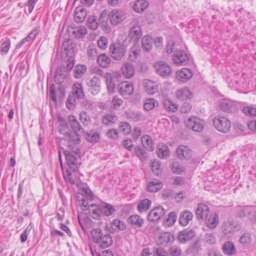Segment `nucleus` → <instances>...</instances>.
<instances>
[{
  "mask_svg": "<svg viewBox=\"0 0 256 256\" xmlns=\"http://www.w3.org/2000/svg\"><path fill=\"white\" fill-rule=\"evenodd\" d=\"M214 127L218 131L222 133H227L231 128V122L226 117L221 116H216L213 120Z\"/></svg>",
  "mask_w": 256,
  "mask_h": 256,
  "instance_id": "obj_1",
  "label": "nucleus"
},
{
  "mask_svg": "<svg viewBox=\"0 0 256 256\" xmlns=\"http://www.w3.org/2000/svg\"><path fill=\"white\" fill-rule=\"evenodd\" d=\"M110 52L112 58L120 60L125 55L126 48L124 45L119 42H114L110 45Z\"/></svg>",
  "mask_w": 256,
  "mask_h": 256,
  "instance_id": "obj_2",
  "label": "nucleus"
},
{
  "mask_svg": "<svg viewBox=\"0 0 256 256\" xmlns=\"http://www.w3.org/2000/svg\"><path fill=\"white\" fill-rule=\"evenodd\" d=\"M86 84L88 92L92 95L98 94L101 90V82L97 76H94L92 78H87Z\"/></svg>",
  "mask_w": 256,
  "mask_h": 256,
  "instance_id": "obj_3",
  "label": "nucleus"
},
{
  "mask_svg": "<svg viewBox=\"0 0 256 256\" xmlns=\"http://www.w3.org/2000/svg\"><path fill=\"white\" fill-rule=\"evenodd\" d=\"M62 128L60 130V132L62 134H65L66 136L69 137V144L68 148V150H67L70 151L71 154H79L80 152V150L78 146L75 144H70V140H76V138L72 139L71 134L68 132V127L67 126L66 122L65 120H64L62 122Z\"/></svg>",
  "mask_w": 256,
  "mask_h": 256,
  "instance_id": "obj_4",
  "label": "nucleus"
},
{
  "mask_svg": "<svg viewBox=\"0 0 256 256\" xmlns=\"http://www.w3.org/2000/svg\"><path fill=\"white\" fill-rule=\"evenodd\" d=\"M186 126L194 132H200L204 128V122L196 116H191L186 122Z\"/></svg>",
  "mask_w": 256,
  "mask_h": 256,
  "instance_id": "obj_5",
  "label": "nucleus"
},
{
  "mask_svg": "<svg viewBox=\"0 0 256 256\" xmlns=\"http://www.w3.org/2000/svg\"><path fill=\"white\" fill-rule=\"evenodd\" d=\"M128 36L130 40L137 42L142 36V30L138 22L134 20L131 22Z\"/></svg>",
  "mask_w": 256,
  "mask_h": 256,
  "instance_id": "obj_6",
  "label": "nucleus"
},
{
  "mask_svg": "<svg viewBox=\"0 0 256 256\" xmlns=\"http://www.w3.org/2000/svg\"><path fill=\"white\" fill-rule=\"evenodd\" d=\"M218 108L226 112H232L238 110V108L236 102L231 100L224 98L218 100Z\"/></svg>",
  "mask_w": 256,
  "mask_h": 256,
  "instance_id": "obj_7",
  "label": "nucleus"
},
{
  "mask_svg": "<svg viewBox=\"0 0 256 256\" xmlns=\"http://www.w3.org/2000/svg\"><path fill=\"white\" fill-rule=\"evenodd\" d=\"M126 17V13L121 10H114L109 14L110 22L113 25L121 23Z\"/></svg>",
  "mask_w": 256,
  "mask_h": 256,
  "instance_id": "obj_8",
  "label": "nucleus"
},
{
  "mask_svg": "<svg viewBox=\"0 0 256 256\" xmlns=\"http://www.w3.org/2000/svg\"><path fill=\"white\" fill-rule=\"evenodd\" d=\"M156 72L162 77L169 76L172 72V70L170 66L162 61L156 62L154 64Z\"/></svg>",
  "mask_w": 256,
  "mask_h": 256,
  "instance_id": "obj_9",
  "label": "nucleus"
},
{
  "mask_svg": "<svg viewBox=\"0 0 256 256\" xmlns=\"http://www.w3.org/2000/svg\"><path fill=\"white\" fill-rule=\"evenodd\" d=\"M119 93L123 96L131 95L134 90V86L126 82H122L118 86Z\"/></svg>",
  "mask_w": 256,
  "mask_h": 256,
  "instance_id": "obj_10",
  "label": "nucleus"
},
{
  "mask_svg": "<svg viewBox=\"0 0 256 256\" xmlns=\"http://www.w3.org/2000/svg\"><path fill=\"white\" fill-rule=\"evenodd\" d=\"M165 214V210L162 206H157L150 210L148 216V220L156 222L160 218Z\"/></svg>",
  "mask_w": 256,
  "mask_h": 256,
  "instance_id": "obj_11",
  "label": "nucleus"
},
{
  "mask_svg": "<svg viewBox=\"0 0 256 256\" xmlns=\"http://www.w3.org/2000/svg\"><path fill=\"white\" fill-rule=\"evenodd\" d=\"M236 228L234 221L228 219L224 221L221 226V230L224 235L227 236L233 233Z\"/></svg>",
  "mask_w": 256,
  "mask_h": 256,
  "instance_id": "obj_12",
  "label": "nucleus"
},
{
  "mask_svg": "<svg viewBox=\"0 0 256 256\" xmlns=\"http://www.w3.org/2000/svg\"><path fill=\"white\" fill-rule=\"evenodd\" d=\"M142 84L146 92L150 95H152L158 92V84L155 82L149 79H144Z\"/></svg>",
  "mask_w": 256,
  "mask_h": 256,
  "instance_id": "obj_13",
  "label": "nucleus"
},
{
  "mask_svg": "<svg viewBox=\"0 0 256 256\" xmlns=\"http://www.w3.org/2000/svg\"><path fill=\"white\" fill-rule=\"evenodd\" d=\"M176 95V98L180 100L191 99L194 96L193 92L186 86L178 90Z\"/></svg>",
  "mask_w": 256,
  "mask_h": 256,
  "instance_id": "obj_14",
  "label": "nucleus"
},
{
  "mask_svg": "<svg viewBox=\"0 0 256 256\" xmlns=\"http://www.w3.org/2000/svg\"><path fill=\"white\" fill-rule=\"evenodd\" d=\"M177 156L180 159L189 160L192 157V150L187 146L184 145L179 146L176 150Z\"/></svg>",
  "mask_w": 256,
  "mask_h": 256,
  "instance_id": "obj_15",
  "label": "nucleus"
},
{
  "mask_svg": "<svg viewBox=\"0 0 256 256\" xmlns=\"http://www.w3.org/2000/svg\"><path fill=\"white\" fill-rule=\"evenodd\" d=\"M188 57L184 50H178L173 55L172 60L176 64L182 65L188 61Z\"/></svg>",
  "mask_w": 256,
  "mask_h": 256,
  "instance_id": "obj_16",
  "label": "nucleus"
},
{
  "mask_svg": "<svg viewBox=\"0 0 256 256\" xmlns=\"http://www.w3.org/2000/svg\"><path fill=\"white\" fill-rule=\"evenodd\" d=\"M193 76L192 71L188 68H183L176 72V78L182 82H185L191 79Z\"/></svg>",
  "mask_w": 256,
  "mask_h": 256,
  "instance_id": "obj_17",
  "label": "nucleus"
},
{
  "mask_svg": "<svg viewBox=\"0 0 256 256\" xmlns=\"http://www.w3.org/2000/svg\"><path fill=\"white\" fill-rule=\"evenodd\" d=\"M210 214L209 208L206 204L203 203L198 204L196 210V214L198 219L204 220Z\"/></svg>",
  "mask_w": 256,
  "mask_h": 256,
  "instance_id": "obj_18",
  "label": "nucleus"
},
{
  "mask_svg": "<svg viewBox=\"0 0 256 256\" xmlns=\"http://www.w3.org/2000/svg\"><path fill=\"white\" fill-rule=\"evenodd\" d=\"M64 154L67 165L69 166L70 170L75 171L78 167V162L76 158L68 150H65Z\"/></svg>",
  "mask_w": 256,
  "mask_h": 256,
  "instance_id": "obj_19",
  "label": "nucleus"
},
{
  "mask_svg": "<svg viewBox=\"0 0 256 256\" xmlns=\"http://www.w3.org/2000/svg\"><path fill=\"white\" fill-rule=\"evenodd\" d=\"M125 228L126 225L124 223L117 219L112 220L110 226H106V229L111 233H114L115 232L119 230H122Z\"/></svg>",
  "mask_w": 256,
  "mask_h": 256,
  "instance_id": "obj_20",
  "label": "nucleus"
},
{
  "mask_svg": "<svg viewBox=\"0 0 256 256\" xmlns=\"http://www.w3.org/2000/svg\"><path fill=\"white\" fill-rule=\"evenodd\" d=\"M120 70L123 76L126 78H130L134 74V69L133 65L130 62H124L122 64Z\"/></svg>",
  "mask_w": 256,
  "mask_h": 256,
  "instance_id": "obj_21",
  "label": "nucleus"
},
{
  "mask_svg": "<svg viewBox=\"0 0 256 256\" xmlns=\"http://www.w3.org/2000/svg\"><path fill=\"white\" fill-rule=\"evenodd\" d=\"M222 250L224 254L228 256H232L236 253V248L234 244L230 241L224 242Z\"/></svg>",
  "mask_w": 256,
  "mask_h": 256,
  "instance_id": "obj_22",
  "label": "nucleus"
},
{
  "mask_svg": "<svg viewBox=\"0 0 256 256\" xmlns=\"http://www.w3.org/2000/svg\"><path fill=\"white\" fill-rule=\"evenodd\" d=\"M204 221L208 227L214 229L219 222V216L217 214H210Z\"/></svg>",
  "mask_w": 256,
  "mask_h": 256,
  "instance_id": "obj_23",
  "label": "nucleus"
},
{
  "mask_svg": "<svg viewBox=\"0 0 256 256\" xmlns=\"http://www.w3.org/2000/svg\"><path fill=\"white\" fill-rule=\"evenodd\" d=\"M195 236L192 230H185L180 232L178 234V239L180 242H185L192 239Z\"/></svg>",
  "mask_w": 256,
  "mask_h": 256,
  "instance_id": "obj_24",
  "label": "nucleus"
},
{
  "mask_svg": "<svg viewBox=\"0 0 256 256\" xmlns=\"http://www.w3.org/2000/svg\"><path fill=\"white\" fill-rule=\"evenodd\" d=\"M69 32L72 34L76 38H82L87 34V29L85 26H81L71 28L69 30Z\"/></svg>",
  "mask_w": 256,
  "mask_h": 256,
  "instance_id": "obj_25",
  "label": "nucleus"
},
{
  "mask_svg": "<svg viewBox=\"0 0 256 256\" xmlns=\"http://www.w3.org/2000/svg\"><path fill=\"white\" fill-rule=\"evenodd\" d=\"M101 203L98 204H89L88 210L91 216L94 219H98L102 214Z\"/></svg>",
  "mask_w": 256,
  "mask_h": 256,
  "instance_id": "obj_26",
  "label": "nucleus"
},
{
  "mask_svg": "<svg viewBox=\"0 0 256 256\" xmlns=\"http://www.w3.org/2000/svg\"><path fill=\"white\" fill-rule=\"evenodd\" d=\"M68 120L70 122L71 128L74 130V134H70L71 135H74L78 140L79 138H78L76 132L80 131L81 130V126L76 118L74 116H69L68 117ZM72 136H71V137Z\"/></svg>",
  "mask_w": 256,
  "mask_h": 256,
  "instance_id": "obj_27",
  "label": "nucleus"
},
{
  "mask_svg": "<svg viewBox=\"0 0 256 256\" xmlns=\"http://www.w3.org/2000/svg\"><path fill=\"white\" fill-rule=\"evenodd\" d=\"M192 218L193 214L190 212L188 210H184L180 214L179 222L181 225L186 226L192 220Z\"/></svg>",
  "mask_w": 256,
  "mask_h": 256,
  "instance_id": "obj_28",
  "label": "nucleus"
},
{
  "mask_svg": "<svg viewBox=\"0 0 256 256\" xmlns=\"http://www.w3.org/2000/svg\"><path fill=\"white\" fill-rule=\"evenodd\" d=\"M66 72L65 68L63 67L58 68L55 73L54 78L56 82L60 84L63 83L66 78Z\"/></svg>",
  "mask_w": 256,
  "mask_h": 256,
  "instance_id": "obj_29",
  "label": "nucleus"
},
{
  "mask_svg": "<svg viewBox=\"0 0 256 256\" xmlns=\"http://www.w3.org/2000/svg\"><path fill=\"white\" fill-rule=\"evenodd\" d=\"M100 208L102 214L106 216H112L116 211L112 205L106 202H102Z\"/></svg>",
  "mask_w": 256,
  "mask_h": 256,
  "instance_id": "obj_30",
  "label": "nucleus"
},
{
  "mask_svg": "<svg viewBox=\"0 0 256 256\" xmlns=\"http://www.w3.org/2000/svg\"><path fill=\"white\" fill-rule=\"evenodd\" d=\"M98 64L102 68H108L110 62V58L106 54H102L99 55L97 58Z\"/></svg>",
  "mask_w": 256,
  "mask_h": 256,
  "instance_id": "obj_31",
  "label": "nucleus"
},
{
  "mask_svg": "<svg viewBox=\"0 0 256 256\" xmlns=\"http://www.w3.org/2000/svg\"><path fill=\"white\" fill-rule=\"evenodd\" d=\"M148 6V3L146 0H138L134 2L133 9L136 12L140 13L144 11Z\"/></svg>",
  "mask_w": 256,
  "mask_h": 256,
  "instance_id": "obj_32",
  "label": "nucleus"
},
{
  "mask_svg": "<svg viewBox=\"0 0 256 256\" xmlns=\"http://www.w3.org/2000/svg\"><path fill=\"white\" fill-rule=\"evenodd\" d=\"M142 144L144 148L149 151L154 150V145L151 138L148 135L143 136L141 138Z\"/></svg>",
  "mask_w": 256,
  "mask_h": 256,
  "instance_id": "obj_33",
  "label": "nucleus"
},
{
  "mask_svg": "<svg viewBox=\"0 0 256 256\" xmlns=\"http://www.w3.org/2000/svg\"><path fill=\"white\" fill-rule=\"evenodd\" d=\"M86 16V12L82 7H78L76 8L74 12V19L77 22H82L84 20Z\"/></svg>",
  "mask_w": 256,
  "mask_h": 256,
  "instance_id": "obj_34",
  "label": "nucleus"
},
{
  "mask_svg": "<svg viewBox=\"0 0 256 256\" xmlns=\"http://www.w3.org/2000/svg\"><path fill=\"white\" fill-rule=\"evenodd\" d=\"M162 183L158 180L150 182L148 186V190L150 192H156L162 188Z\"/></svg>",
  "mask_w": 256,
  "mask_h": 256,
  "instance_id": "obj_35",
  "label": "nucleus"
},
{
  "mask_svg": "<svg viewBox=\"0 0 256 256\" xmlns=\"http://www.w3.org/2000/svg\"><path fill=\"white\" fill-rule=\"evenodd\" d=\"M70 95H74L76 98H82L84 97V93L82 85L80 84H74L73 86V92Z\"/></svg>",
  "mask_w": 256,
  "mask_h": 256,
  "instance_id": "obj_36",
  "label": "nucleus"
},
{
  "mask_svg": "<svg viewBox=\"0 0 256 256\" xmlns=\"http://www.w3.org/2000/svg\"><path fill=\"white\" fill-rule=\"evenodd\" d=\"M142 46L144 51L149 52L152 46V39L148 36H145L142 39Z\"/></svg>",
  "mask_w": 256,
  "mask_h": 256,
  "instance_id": "obj_37",
  "label": "nucleus"
},
{
  "mask_svg": "<svg viewBox=\"0 0 256 256\" xmlns=\"http://www.w3.org/2000/svg\"><path fill=\"white\" fill-rule=\"evenodd\" d=\"M201 250V245L200 240H198L192 244L186 249L188 254H196Z\"/></svg>",
  "mask_w": 256,
  "mask_h": 256,
  "instance_id": "obj_38",
  "label": "nucleus"
},
{
  "mask_svg": "<svg viewBox=\"0 0 256 256\" xmlns=\"http://www.w3.org/2000/svg\"><path fill=\"white\" fill-rule=\"evenodd\" d=\"M174 236L170 232L162 233L159 238L158 242L161 244H166L168 243L173 241Z\"/></svg>",
  "mask_w": 256,
  "mask_h": 256,
  "instance_id": "obj_39",
  "label": "nucleus"
},
{
  "mask_svg": "<svg viewBox=\"0 0 256 256\" xmlns=\"http://www.w3.org/2000/svg\"><path fill=\"white\" fill-rule=\"evenodd\" d=\"M158 102L154 98H149L146 99L144 103V108L146 111H150L157 107Z\"/></svg>",
  "mask_w": 256,
  "mask_h": 256,
  "instance_id": "obj_40",
  "label": "nucleus"
},
{
  "mask_svg": "<svg viewBox=\"0 0 256 256\" xmlns=\"http://www.w3.org/2000/svg\"><path fill=\"white\" fill-rule=\"evenodd\" d=\"M87 56L90 60H94L98 56V52L94 44H90L87 48Z\"/></svg>",
  "mask_w": 256,
  "mask_h": 256,
  "instance_id": "obj_41",
  "label": "nucleus"
},
{
  "mask_svg": "<svg viewBox=\"0 0 256 256\" xmlns=\"http://www.w3.org/2000/svg\"><path fill=\"white\" fill-rule=\"evenodd\" d=\"M158 156L160 158H166L169 156V150L166 145L162 144L158 146Z\"/></svg>",
  "mask_w": 256,
  "mask_h": 256,
  "instance_id": "obj_42",
  "label": "nucleus"
},
{
  "mask_svg": "<svg viewBox=\"0 0 256 256\" xmlns=\"http://www.w3.org/2000/svg\"><path fill=\"white\" fill-rule=\"evenodd\" d=\"M112 242V236L110 234H105L101 238L100 242L98 243L100 244V246L102 248H106L110 246Z\"/></svg>",
  "mask_w": 256,
  "mask_h": 256,
  "instance_id": "obj_43",
  "label": "nucleus"
},
{
  "mask_svg": "<svg viewBox=\"0 0 256 256\" xmlns=\"http://www.w3.org/2000/svg\"><path fill=\"white\" fill-rule=\"evenodd\" d=\"M86 66L84 64H78L74 69V76L76 78H81L86 72Z\"/></svg>",
  "mask_w": 256,
  "mask_h": 256,
  "instance_id": "obj_44",
  "label": "nucleus"
},
{
  "mask_svg": "<svg viewBox=\"0 0 256 256\" xmlns=\"http://www.w3.org/2000/svg\"><path fill=\"white\" fill-rule=\"evenodd\" d=\"M252 241V235L250 232H245L241 235L238 240L242 246H246L250 245Z\"/></svg>",
  "mask_w": 256,
  "mask_h": 256,
  "instance_id": "obj_45",
  "label": "nucleus"
},
{
  "mask_svg": "<svg viewBox=\"0 0 256 256\" xmlns=\"http://www.w3.org/2000/svg\"><path fill=\"white\" fill-rule=\"evenodd\" d=\"M128 220L132 225L137 228H140L144 224V220L138 215H132L129 217Z\"/></svg>",
  "mask_w": 256,
  "mask_h": 256,
  "instance_id": "obj_46",
  "label": "nucleus"
},
{
  "mask_svg": "<svg viewBox=\"0 0 256 256\" xmlns=\"http://www.w3.org/2000/svg\"><path fill=\"white\" fill-rule=\"evenodd\" d=\"M152 202L148 198H145L141 200L137 207L138 210L140 212H146L150 208Z\"/></svg>",
  "mask_w": 256,
  "mask_h": 256,
  "instance_id": "obj_47",
  "label": "nucleus"
},
{
  "mask_svg": "<svg viewBox=\"0 0 256 256\" xmlns=\"http://www.w3.org/2000/svg\"><path fill=\"white\" fill-rule=\"evenodd\" d=\"M117 120V117L115 114H106L102 117V122L106 125H110L114 123Z\"/></svg>",
  "mask_w": 256,
  "mask_h": 256,
  "instance_id": "obj_48",
  "label": "nucleus"
},
{
  "mask_svg": "<svg viewBox=\"0 0 256 256\" xmlns=\"http://www.w3.org/2000/svg\"><path fill=\"white\" fill-rule=\"evenodd\" d=\"M10 47V40L9 38H5L2 40L1 44V54H6Z\"/></svg>",
  "mask_w": 256,
  "mask_h": 256,
  "instance_id": "obj_49",
  "label": "nucleus"
},
{
  "mask_svg": "<svg viewBox=\"0 0 256 256\" xmlns=\"http://www.w3.org/2000/svg\"><path fill=\"white\" fill-rule=\"evenodd\" d=\"M163 105L165 109L168 111L174 112L178 109L177 105L173 103L169 99H165L163 102Z\"/></svg>",
  "mask_w": 256,
  "mask_h": 256,
  "instance_id": "obj_50",
  "label": "nucleus"
},
{
  "mask_svg": "<svg viewBox=\"0 0 256 256\" xmlns=\"http://www.w3.org/2000/svg\"><path fill=\"white\" fill-rule=\"evenodd\" d=\"M151 168L153 173L156 176H158L160 174L162 173L160 164V162L157 160H154L152 162Z\"/></svg>",
  "mask_w": 256,
  "mask_h": 256,
  "instance_id": "obj_51",
  "label": "nucleus"
},
{
  "mask_svg": "<svg viewBox=\"0 0 256 256\" xmlns=\"http://www.w3.org/2000/svg\"><path fill=\"white\" fill-rule=\"evenodd\" d=\"M128 118L135 122L144 120L145 119L143 114L140 112H131L128 114Z\"/></svg>",
  "mask_w": 256,
  "mask_h": 256,
  "instance_id": "obj_52",
  "label": "nucleus"
},
{
  "mask_svg": "<svg viewBox=\"0 0 256 256\" xmlns=\"http://www.w3.org/2000/svg\"><path fill=\"white\" fill-rule=\"evenodd\" d=\"M236 213L238 216L242 218L246 216V214L248 216L251 213V211L250 208L248 206H238L236 210Z\"/></svg>",
  "mask_w": 256,
  "mask_h": 256,
  "instance_id": "obj_53",
  "label": "nucleus"
},
{
  "mask_svg": "<svg viewBox=\"0 0 256 256\" xmlns=\"http://www.w3.org/2000/svg\"><path fill=\"white\" fill-rule=\"evenodd\" d=\"M80 120L84 126H88L91 122L90 116L86 112H82L80 114Z\"/></svg>",
  "mask_w": 256,
  "mask_h": 256,
  "instance_id": "obj_54",
  "label": "nucleus"
},
{
  "mask_svg": "<svg viewBox=\"0 0 256 256\" xmlns=\"http://www.w3.org/2000/svg\"><path fill=\"white\" fill-rule=\"evenodd\" d=\"M87 26L92 30H96L98 26V24L96 21V18L94 16H90L88 17Z\"/></svg>",
  "mask_w": 256,
  "mask_h": 256,
  "instance_id": "obj_55",
  "label": "nucleus"
},
{
  "mask_svg": "<svg viewBox=\"0 0 256 256\" xmlns=\"http://www.w3.org/2000/svg\"><path fill=\"white\" fill-rule=\"evenodd\" d=\"M64 176L66 182L72 184H75L77 182L76 178L70 172L69 170H67L66 172L64 173Z\"/></svg>",
  "mask_w": 256,
  "mask_h": 256,
  "instance_id": "obj_56",
  "label": "nucleus"
},
{
  "mask_svg": "<svg viewBox=\"0 0 256 256\" xmlns=\"http://www.w3.org/2000/svg\"><path fill=\"white\" fill-rule=\"evenodd\" d=\"M119 130L124 134H128L131 132V127L128 122H122L120 125Z\"/></svg>",
  "mask_w": 256,
  "mask_h": 256,
  "instance_id": "obj_57",
  "label": "nucleus"
},
{
  "mask_svg": "<svg viewBox=\"0 0 256 256\" xmlns=\"http://www.w3.org/2000/svg\"><path fill=\"white\" fill-rule=\"evenodd\" d=\"M86 140L90 142H96L100 140L99 134L97 132H91L88 134Z\"/></svg>",
  "mask_w": 256,
  "mask_h": 256,
  "instance_id": "obj_58",
  "label": "nucleus"
},
{
  "mask_svg": "<svg viewBox=\"0 0 256 256\" xmlns=\"http://www.w3.org/2000/svg\"><path fill=\"white\" fill-rule=\"evenodd\" d=\"M171 168L173 172L177 174H180L184 171V168L177 162H174L172 164Z\"/></svg>",
  "mask_w": 256,
  "mask_h": 256,
  "instance_id": "obj_59",
  "label": "nucleus"
},
{
  "mask_svg": "<svg viewBox=\"0 0 256 256\" xmlns=\"http://www.w3.org/2000/svg\"><path fill=\"white\" fill-rule=\"evenodd\" d=\"M40 31V29L39 27L36 28L32 30V31L30 32L28 36L26 37L25 40L27 42H32L33 41L38 34H39Z\"/></svg>",
  "mask_w": 256,
  "mask_h": 256,
  "instance_id": "obj_60",
  "label": "nucleus"
},
{
  "mask_svg": "<svg viewBox=\"0 0 256 256\" xmlns=\"http://www.w3.org/2000/svg\"><path fill=\"white\" fill-rule=\"evenodd\" d=\"M92 234L94 240L97 243L100 242V240L101 238L103 236L102 231L100 228H95L92 230Z\"/></svg>",
  "mask_w": 256,
  "mask_h": 256,
  "instance_id": "obj_61",
  "label": "nucleus"
},
{
  "mask_svg": "<svg viewBox=\"0 0 256 256\" xmlns=\"http://www.w3.org/2000/svg\"><path fill=\"white\" fill-rule=\"evenodd\" d=\"M136 154L142 160H144L146 158V152L144 148L138 146L134 148Z\"/></svg>",
  "mask_w": 256,
  "mask_h": 256,
  "instance_id": "obj_62",
  "label": "nucleus"
},
{
  "mask_svg": "<svg viewBox=\"0 0 256 256\" xmlns=\"http://www.w3.org/2000/svg\"><path fill=\"white\" fill-rule=\"evenodd\" d=\"M169 253L170 256H181L182 250L180 247L172 246L170 248Z\"/></svg>",
  "mask_w": 256,
  "mask_h": 256,
  "instance_id": "obj_63",
  "label": "nucleus"
},
{
  "mask_svg": "<svg viewBox=\"0 0 256 256\" xmlns=\"http://www.w3.org/2000/svg\"><path fill=\"white\" fill-rule=\"evenodd\" d=\"M111 103L114 108H117L122 104L123 100L118 96H116L113 97Z\"/></svg>",
  "mask_w": 256,
  "mask_h": 256,
  "instance_id": "obj_64",
  "label": "nucleus"
}]
</instances>
